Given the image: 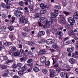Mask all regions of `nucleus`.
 <instances>
[{
  "instance_id": "obj_60",
  "label": "nucleus",
  "mask_w": 78,
  "mask_h": 78,
  "mask_svg": "<svg viewBox=\"0 0 78 78\" xmlns=\"http://www.w3.org/2000/svg\"><path fill=\"white\" fill-rule=\"evenodd\" d=\"M28 66H30V67H31L33 66V63H30L28 65Z\"/></svg>"
},
{
  "instance_id": "obj_48",
  "label": "nucleus",
  "mask_w": 78,
  "mask_h": 78,
  "mask_svg": "<svg viewBox=\"0 0 78 78\" xmlns=\"http://www.w3.org/2000/svg\"><path fill=\"white\" fill-rule=\"evenodd\" d=\"M30 8L31 11H33V6H30Z\"/></svg>"
},
{
  "instance_id": "obj_31",
  "label": "nucleus",
  "mask_w": 78,
  "mask_h": 78,
  "mask_svg": "<svg viewBox=\"0 0 78 78\" xmlns=\"http://www.w3.org/2000/svg\"><path fill=\"white\" fill-rule=\"evenodd\" d=\"M5 7L7 9H10V5L9 4H6Z\"/></svg>"
},
{
  "instance_id": "obj_27",
  "label": "nucleus",
  "mask_w": 78,
  "mask_h": 78,
  "mask_svg": "<svg viewBox=\"0 0 78 78\" xmlns=\"http://www.w3.org/2000/svg\"><path fill=\"white\" fill-rule=\"evenodd\" d=\"M40 14L39 13H36L35 14V17L36 18H37V19L40 18Z\"/></svg>"
},
{
  "instance_id": "obj_57",
  "label": "nucleus",
  "mask_w": 78,
  "mask_h": 78,
  "mask_svg": "<svg viewBox=\"0 0 78 78\" xmlns=\"http://www.w3.org/2000/svg\"><path fill=\"white\" fill-rule=\"evenodd\" d=\"M74 23L70 22V25L71 26H73V25H74V23Z\"/></svg>"
},
{
  "instance_id": "obj_20",
  "label": "nucleus",
  "mask_w": 78,
  "mask_h": 78,
  "mask_svg": "<svg viewBox=\"0 0 78 78\" xmlns=\"http://www.w3.org/2000/svg\"><path fill=\"white\" fill-rule=\"evenodd\" d=\"M13 55L15 56H19L20 55V52L19 51L16 52L14 53Z\"/></svg>"
},
{
  "instance_id": "obj_59",
  "label": "nucleus",
  "mask_w": 78,
  "mask_h": 78,
  "mask_svg": "<svg viewBox=\"0 0 78 78\" xmlns=\"http://www.w3.org/2000/svg\"><path fill=\"white\" fill-rule=\"evenodd\" d=\"M67 45L70 44V41H68L66 42Z\"/></svg>"
},
{
  "instance_id": "obj_28",
  "label": "nucleus",
  "mask_w": 78,
  "mask_h": 78,
  "mask_svg": "<svg viewBox=\"0 0 78 78\" xmlns=\"http://www.w3.org/2000/svg\"><path fill=\"white\" fill-rule=\"evenodd\" d=\"M9 29L10 30V31H12V30H14V28L13 26H11L9 27Z\"/></svg>"
},
{
  "instance_id": "obj_2",
  "label": "nucleus",
  "mask_w": 78,
  "mask_h": 78,
  "mask_svg": "<svg viewBox=\"0 0 78 78\" xmlns=\"http://www.w3.org/2000/svg\"><path fill=\"white\" fill-rule=\"evenodd\" d=\"M14 14L17 17H20L22 16L23 13L20 11L15 10L14 12Z\"/></svg>"
},
{
  "instance_id": "obj_58",
  "label": "nucleus",
  "mask_w": 78,
  "mask_h": 78,
  "mask_svg": "<svg viewBox=\"0 0 78 78\" xmlns=\"http://www.w3.org/2000/svg\"><path fill=\"white\" fill-rule=\"evenodd\" d=\"M20 51L21 53H24V50L23 49H20Z\"/></svg>"
},
{
  "instance_id": "obj_22",
  "label": "nucleus",
  "mask_w": 78,
  "mask_h": 78,
  "mask_svg": "<svg viewBox=\"0 0 78 78\" xmlns=\"http://www.w3.org/2000/svg\"><path fill=\"white\" fill-rule=\"evenodd\" d=\"M0 30H1V31H5L6 30V27H1L0 28Z\"/></svg>"
},
{
  "instance_id": "obj_3",
  "label": "nucleus",
  "mask_w": 78,
  "mask_h": 78,
  "mask_svg": "<svg viewBox=\"0 0 78 78\" xmlns=\"http://www.w3.org/2000/svg\"><path fill=\"white\" fill-rule=\"evenodd\" d=\"M46 42L48 45H51L55 43V40L53 39H49L46 40Z\"/></svg>"
},
{
  "instance_id": "obj_30",
  "label": "nucleus",
  "mask_w": 78,
  "mask_h": 78,
  "mask_svg": "<svg viewBox=\"0 0 78 78\" xmlns=\"http://www.w3.org/2000/svg\"><path fill=\"white\" fill-rule=\"evenodd\" d=\"M12 62H13V61L12 60H9L6 62V63L8 64V63H12Z\"/></svg>"
},
{
  "instance_id": "obj_43",
  "label": "nucleus",
  "mask_w": 78,
  "mask_h": 78,
  "mask_svg": "<svg viewBox=\"0 0 78 78\" xmlns=\"http://www.w3.org/2000/svg\"><path fill=\"white\" fill-rule=\"evenodd\" d=\"M7 68V66L5 65H4L2 66V68L3 69H6Z\"/></svg>"
},
{
  "instance_id": "obj_37",
  "label": "nucleus",
  "mask_w": 78,
  "mask_h": 78,
  "mask_svg": "<svg viewBox=\"0 0 78 78\" xmlns=\"http://www.w3.org/2000/svg\"><path fill=\"white\" fill-rule=\"evenodd\" d=\"M33 62V59L30 58L27 61V63H30V62Z\"/></svg>"
},
{
  "instance_id": "obj_29",
  "label": "nucleus",
  "mask_w": 78,
  "mask_h": 78,
  "mask_svg": "<svg viewBox=\"0 0 78 78\" xmlns=\"http://www.w3.org/2000/svg\"><path fill=\"white\" fill-rule=\"evenodd\" d=\"M33 70L35 72H39V69L37 67H35L34 68Z\"/></svg>"
},
{
  "instance_id": "obj_19",
  "label": "nucleus",
  "mask_w": 78,
  "mask_h": 78,
  "mask_svg": "<svg viewBox=\"0 0 78 78\" xmlns=\"http://www.w3.org/2000/svg\"><path fill=\"white\" fill-rule=\"evenodd\" d=\"M27 68L28 67H27V66L25 65L22 67V70L23 71H25V70H27Z\"/></svg>"
},
{
  "instance_id": "obj_15",
  "label": "nucleus",
  "mask_w": 78,
  "mask_h": 78,
  "mask_svg": "<svg viewBox=\"0 0 78 78\" xmlns=\"http://www.w3.org/2000/svg\"><path fill=\"white\" fill-rule=\"evenodd\" d=\"M61 76L62 78H64V77L65 76L66 78H68V76H67V75L66 73H62L61 74Z\"/></svg>"
},
{
  "instance_id": "obj_1",
  "label": "nucleus",
  "mask_w": 78,
  "mask_h": 78,
  "mask_svg": "<svg viewBox=\"0 0 78 78\" xmlns=\"http://www.w3.org/2000/svg\"><path fill=\"white\" fill-rule=\"evenodd\" d=\"M19 21L20 23H27L28 22V20L27 18H25V16H23L20 19Z\"/></svg>"
},
{
  "instance_id": "obj_12",
  "label": "nucleus",
  "mask_w": 78,
  "mask_h": 78,
  "mask_svg": "<svg viewBox=\"0 0 78 78\" xmlns=\"http://www.w3.org/2000/svg\"><path fill=\"white\" fill-rule=\"evenodd\" d=\"M52 47L55 50H58L59 48V46L56 44H54L52 45Z\"/></svg>"
},
{
  "instance_id": "obj_64",
  "label": "nucleus",
  "mask_w": 78,
  "mask_h": 78,
  "mask_svg": "<svg viewBox=\"0 0 78 78\" xmlns=\"http://www.w3.org/2000/svg\"><path fill=\"white\" fill-rule=\"evenodd\" d=\"M75 71L77 73H78V68H77L75 69Z\"/></svg>"
},
{
  "instance_id": "obj_35",
  "label": "nucleus",
  "mask_w": 78,
  "mask_h": 78,
  "mask_svg": "<svg viewBox=\"0 0 78 78\" xmlns=\"http://www.w3.org/2000/svg\"><path fill=\"white\" fill-rule=\"evenodd\" d=\"M2 17L4 19H6V15L5 13L2 14Z\"/></svg>"
},
{
  "instance_id": "obj_9",
  "label": "nucleus",
  "mask_w": 78,
  "mask_h": 78,
  "mask_svg": "<svg viewBox=\"0 0 78 78\" xmlns=\"http://www.w3.org/2000/svg\"><path fill=\"white\" fill-rule=\"evenodd\" d=\"M68 22H71L72 23H75V20L73 19L71 17H69L68 19Z\"/></svg>"
},
{
  "instance_id": "obj_34",
  "label": "nucleus",
  "mask_w": 78,
  "mask_h": 78,
  "mask_svg": "<svg viewBox=\"0 0 78 78\" xmlns=\"http://www.w3.org/2000/svg\"><path fill=\"white\" fill-rule=\"evenodd\" d=\"M26 59V57L25 56H24L22 58H20V61H23V60Z\"/></svg>"
},
{
  "instance_id": "obj_5",
  "label": "nucleus",
  "mask_w": 78,
  "mask_h": 78,
  "mask_svg": "<svg viewBox=\"0 0 78 78\" xmlns=\"http://www.w3.org/2000/svg\"><path fill=\"white\" fill-rule=\"evenodd\" d=\"M69 62L71 64H73L76 62V60L73 58H70L69 59Z\"/></svg>"
},
{
  "instance_id": "obj_44",
  "label": "nucleus",
  "mask_w": 78,
  "mask_h": 78,
  "mask_svg": "<svg viewBox=\"0 0 78 78\" xmlns=\"http://www.w3.org/2000/svg\"><path fill=\"white\" fill-rule=\"evenodd\" d=\"M1 6L2 8H4L6 7V5H5V4L4 3H2L1 4Z\"/></svg>"
},
{
  "instance_id": "obj_61",
  "label": "nucleus",
  "mask_w": 78,
  "mask_h": 78,
  "mask_svg": "<svg viewBox=\"0 0 78 78\" xmlns=\"http://www.w3.org/2000/svg\"><path fill=\"white\" fill-rule=\"evenodd\" d=\"M50 23V21H47L46 23V25H48Z\"/></svg>"
},
{
  "instance_id": "obj_40",
  "label": "nucleus",
  "mask_w": 78,
  "mask_h": 78,
  "mask_svg": "<svg viewBox=\"0 0 78 78\" xmlns=\"http://www.w3.org/2000/svg\"><path fill=\"white\" fill-rule=\"evenodd\" d=\"M21 34L23 36H27V33L25 32H23L21 33Z\"/></svg>"
},
{
  "instance_id": "obj_8",
  "label": "nucleus",
  "mask_w": 78,
  "mask_h": 78,
  "mask_svg": "<svg viewBox=\"0 0 78 78\" xmlns=\"http://www.w3.org/2000/svg\"><path fill=\"white\" fill-rule=\"evenodd\" d=\"M45 34V32L44 31H40L38 33V35L40 37H41L42 36H44Z\"/></svg>"
},
{
  "instance_id": "obj_53",
  "label": "nucleus",
  "mask_w": 78,
  "mask_h": 78,
  "mask_svg": "<svg viewBox=\"0 0 78 78\" xmlns=\"http://www.w3.org/2000/svg\"><path fill=\"white\" fill-rule=\"evenodd\" d=\"M17 66L19 67H20L22 66V64L20 63H19L17 64Z\"/></svg>"
},
{
  "instance_id": "obj_63",
  "label": "nucleus",
  "mask_w": 78,
  "mask_h": 78,
  "mask_svg": "<svg viewBox=\"0 0 78 78\" xmlns=\"http://www.w3.org/2000/svg\"><path fill=\"white\" fill-rule=\"evenodd\" d=\"M13 78H19V76L16 75H15L13 76Z\"/></svg>"
},
{
  "instance_id": "obj_33",
  "label": "nucleus",
  "mask_w": 78,
  "mask_h": 78,
  "mask_svg": "<svg viewBox=\"0 0 78 78\" xmlns=\"http://www.w3.org/2000/svg\"><path fill=\"white\" fill-rule=\"evenodd\" d=\"M40 12L41 14H45V13L46 12V11L44 10H42L40 11Z\"/></svg>"
},
{
  "instance_id": "obj_18",
  "label": "nucleus",
  "mask_w": 78,
  "mask_h": 78,
  "mask_svg": "<svg viewBox=\"0 0 78 78\" xmlns=\"http://www.w3.org/2000/svg\"><path fill=\"white\" fill-rule=\"evenodd\" d=\"M8 73H9V71L8 70H5L4 71L3 76H7V75L8 74Z\"/></svg>"
},
{
  "instance_id": "obj_13",
  "label": "nucleus",
  "mask_w": 78,
  "mask_h": 78,
  "mask_svg": "<svg viewBox=\"0 0 78 78\" xmlns=\"http://www.w3.org/2000/svg\"><path fill=\"white\" fill-rule=\"evenodd\" d=\"M70 33H69V36H76V34L73 33V30H70Z\"/></svg>"
},
{
  "instance_id": "obj_51",
  "label": "nucleus",
  "mask_w": 78,
  "mask_h": 78,
  "mask_svg": "<svg viewBox=\"0 0 78 78\" xmlns=\"http://www.w3.org/2000/svg\"><path fill=\"white\" fill-rule=\"evenodd\" d=\"M12 67L13 68H14V69L17 68V65L15 64L13 65L12 66Z\"/></svg>"
},
{
  "instance_id": "obj_36",
  "label": "nucleus",
  "mask_w": 78,
  "mask_h": 78,
  "mask_svg": "<svg viewBox=\"0 0 78 78\" xmlns=\"http://www.w3.org/2000/svg\"><path fill=\"white\" fill-rule=\"evenodd\" d=\"M19 4L20 6H23L24 5V2H23V1L20 2H19Z\"/></svg>"
},
{
  "instance_id": "obj_45",
  "label": "nucleus",
  "mask_w": 78,
  "mask_h": 78,
  "mask_svg": "<svg viewBox=\"0 0 78 78\" xmlns=\"http://www.w3.org/2000/svg\"><path fill=\"white\" fill-rule=\"evenodd\" d=\"M76 55L75 53H73L72 55V58H75L76 57Z\"/></svg>"
},
{
  "instance_id": "obj_16",
  "label": "nucleus",
  "mask_w": 78,
  "mask_h": 78,
  "mask_svg": "<svg viewBox=\"0 0 78 78\" xmlns=\"http://www.w3.org/2000/svg\"><path fill=\"white\" fill-rule=\"evenodd\" d=\"M60 22L62 23H65L66 21H65L64 18L62 17V18H60Z\"/></svg>"
},
{
  "instance_id": "obj_6",
  "label": "nucleus",
  "mask_w": 78,
  "mask_h": 78,
  "mask_svg": "<svg viewBox=\"0 0 78 78\" xmlns=\"http://www.w3.org/2000/svg\"><path fill=\"white\" fill-rule=\"evenodd\" d=\"M73 17L74 19H78V12H76L74 13Z\"/></svg>"
},
{
  "instance_id": "obj_11",
  "label": "nucleus",
  "mask_w": 78,
  "mask_h": 78,
  "mask_svg": "<svg viewBox=\"0 0 78 78\" xmlns=\"http://www.w3.org/2000/svg\"><path fill=\"white\" fill-rule=\"evenodd\" d=\"M46 20H47V19L44 17H42L40 18V21L42 23H45Z\"/></svg>"
},
{
  "instance_id": "obj_54",
  "label": "nucleus",
  "mask_w": 78,
  "mask_h": 78,
  "mask_svg": "<svg viewBox=\"0 0 78 78\" xmlns=\"http://www.w3.org/2000/svg\"><path fill=\"white\" fill-rule=\"evenodd\" d=\"M66 28H67V29H69V28H70V25H66Z\"/></svg>"
},
{
  "instance_id": "obj_14",
  "label": "nucleus",
  "mask_w": 78,
  "mask_h": 78,
  "mask_svg": "<svg viewBox=\"0 0 78 78\" xmlns=\"http://www.w3.org/2000/svg\"><path fill=\"white\" fill-rule=\"evenodd\" d=\"M58 16V13L56 12H53L51 14V16L52 18H55Z\"/></svg>"
},
{
  "instance_id": "obj_26",
  "label": "nucleus",
  "mask_w": 78,
  "mask_h": 78,
  "mask_svg": "<svg viewBox=\"0 0 78 78\" xmlns=\"http://www.w3.org/2000/svg\"><path fill=\"white\" fill-rule=\"evenodd\" d=\"M12 44V43L11 42H7L6 43H5L4 44V45H8V46H9L11 45Z\"/></svg>"
},
{
  "instance_id": "obj_17",
  "label": "nucleus",
  "mask_w": 78,
  "mask_h": 78,
  "mask_svg": "<svg viewBox=\"0 0 78 78\" xmlns=\"http://www.w3.org/2000/svg\"><path fill=\"white\" fill-rule=\"evenodd\" d=\"M28 44L30 46H32V47H33L34 46V45H35V43L34 42H28Z\"/></svg>"
},
{
  "instance_id": "obj_32",
  "label": "nucleus",
  "mask_w": 78,
  "mask_h": 78,
  "mask_svg": "<svg viewBox=\"0 0 78 78\" xmlns=\"http://www.w3.org/2000/svg\"><path fill=\"white\" fill-rule=\"evenodd\" d=\"M56 8L58 9H61V6L60 5H57L55 6Z\"/></svg>"
},
{
  "instance_id": "obj_25",
  "label": "nucleus",
  "mask_w": 78,
  "mask_h": 78,
  "mask_svg": "<svg viewBox=\"0 0 78 78\" xmlns=\"http://www.w3.org/2000/svg\"><path fill=\"white\" fill-rule=\"evenodd\" d=\"M42 72L43 73H44V74H46V73H47V72H48V70H47V69H44L42 70Z\"/></svg>"
},
{
  "instance_id": "obj_24",
  "label": "nucleus",
  "mask_w": 78,
  "mask_h": 78,
  "mask_svg": "<svg viewBox=\"0 0 78 78\" xmlns=\"http://www.w3.org/2000/svg\"><path fill=\"white\" fill-rule=\"evenodd\" d=\"M67 50L69 53H72L73 52V50L71 48H67Z\"/></svg>"
},
{
  "instance_id": "obj_42",
  "label": "nucleus",
  "mask_w": 78,
  "mask_h": 78,
  "mask_svg": "<svg viewBox=\"0 0 78 78\" xmlns=\"http://www.w3.org/2000/svg\"><path fill=\"white\" fill-rule=\"evenodd\" d=\"M63 13H64L65 14H66L67 16H68V15H69V12H67L66 11H63Z\"/></svg>"
},
{
  "instance_id": "obj_23",
  "label": "nucleus",
  "mask_w": 78,
  "mask_h": 78,
  "mask_svg": "<svg viewBox=\"0 0 78 78\" xmlns=\"http://www.w3.org/2000/svg\"><path fill=\"white\" fill-rule=\"evenodd\" d=\"M40 7L41 9H44L45 8V5L44 4L41 3L40 4Z\"/></svg>"
},
{
  "instance_id": "obj_49",
  "label": "nucleus",
  "mask_w": 78,
  "mask_h": 78,
  "mask_svg": "<svg viewBox=\"0 0 78 78\" xmlns=\"http://www.w3.org/2000/svg\"><path fill=\"white\" fill-rule=\"evenodd\" d=\"M3 58L4 60H7L8 59V57L6 56H4L3 57Z\"/></svg>"
},
{
  "instance_id": "obj_7",
  "label": "nucleus",
  "mask_w": 78,
  "mask_h": 78,
  "mask_svg": "<svg viewBox=\"0 0 78 78\" xmlns=\"http://www.w3.org/2000/svg\"><path fill=\"white\" fill-rule=\"evenodd\" d=\"M45 53H46V51H45V50H42L40 51L38 53V55H44V54H45Z\"/></svg>"
},
{
  "instance_id": "obj_4",
  "label": "nucleus",
  "mask_w": 78,
  "mask_h": 78,
  "mask_svg": "<svg viewBox=\"0 0 78 78\" xmlns=\"http://www.w3.org/2000/svg\"><path fill=\"white\" fill-rule=\"evenodd\" d=\"M46 60L47 58L45 56L41 57L40 59V62L43 64H44L46 62Z\"/></svg>"
},
{
  "instance_id": "obj_56",
  "label": "nucleus",
  "mask_w": 78,
  "mask_h": 78,
  "mask_svg": "<svg viewBox=\"0 0 78 78\" xmlns=\"http://www.w3.org/2000/svg\"><path fill=\"white\" fill-rule=\"evenodd\" d=\"M49 22L50 23H51V24H52V23H53V20L50 19Z\"/></svg>"
},
{
  "instance_id": "obj_21",
  "label": "nucleus",
  "mask_w": 78,
  "mask_h": 78,
  "mask_svg": "<svg viewBox=\"0 0 78 78\" xmlns=\"http://www.w3.org/2000/svg\"><path fill=\"white\" fill-rule=\"evenodd\" d=\"M23 72H24L23 71V70L22 69V70H20L18 72V74L19 75H20V76L22 75L23 73Z\"/></svg>"
},
{
  "instance_id": "obj_10",
  "label": "nucleus",
  "mask_w": 78,
  "mask_h": 78,
  "mask_svg": "<svg viewBox=\"0 0 78 78\" xmlns=\"http://www.w3.org/2000/svg\"><path fill=\"white\" fill-rule=\"evenodd\" d=\"M50 76L51 77H53L54 76V74H55V71L52 69H50Z\"/></svg>"
},
{
  "instance_id": "obj_46",
  "label": "nucleus",
  "mask_w": 78,
  "mask_h": 78,
  "mask_svg": "<svg viewBox=\"0 0 78 78\" xmlns=\"http://www.w3.org/2000/svg\"><path fill=\"white\" fill-rule=\"evenodd\" d=\"M5 48V46H0V50H3Z\"/></svg>"
},
{
  "instance_id": "obj_55",
  "label": "nucleus",
  "mask_w": 78,
  "mask_h": 78,
  "mask_svg": "<svg viewBox=\"0 0 78 78\" xmlns=\"http://www.w3.org/2000/svg\"><path fill=\"white\" fill-rule=\"evenodd\" d=\"M16 50V47H14L12 48V50H13V51H14Z\"/></svg>"
},
{
  "instance_id": "obj_39",
  "label": "nucleus",
  "mask_w": 78,
  "mask_h": 78,
  "mask_svg": "<svg viewBox=\"0 0 78 78\" xmlns=\"http://www.w3.org/2000/svg\"><path fill=\"white\" fill-rule=\"evenodd\" d=\"M50 62L49 61H47L45 63V65L47 66H50Z\"/></svg>"
},
{
  "instance_id": "obj_47",
  "label": "nucleus",
  "mask_w": 78,
  "mask_h": 78,
  "mask_svg": "<svg viewBox=\"0 0 78 78\" xmlns=\"http://www.w3.org/2000/svg\"><path fill=\"white\" fill-rule=\"evenodd\" d=\"M73 37V38H74V39H75V40H76V41H77V40H78V37H76V35L74 36V37Z\"/></svg>"
},
{
  "instance_id": "obj_41",
  "label": "nucleus",
  "mask_w": 78,
  "mask_h": 78,
  "mask_svg": "<svg viewBox=\"0 0 78 78\" xmlns=\"http://www.w3.org/2000/svg\"><path fill=\"white\" fill-rule=\"evenodd\" d=\"M9 74L10 76H12L14 75V73L11 71L9 73Z\"/></svg>"
},
{
  "instance_id": "obj_52",
  "label": "nucleus",
  "mask_w": 78,
  "mask_h": 78,
  "mask_svg": "<svg viewBox=\"0 0 78 78\" xmlns=\"http://www.w3.org/2000/svg\"><path fill=\"white\" fill-rule=\"evenodd\" d=\"M41 42H42V43L43 44L44 42H45V39L43 38L41 40Z\"/></svg>"
},
{
  "instance_id": "obj_38",
  "label": "nucleus",
  "mask_w": 78,
  "mask_h": 78,
  "mask_svg": "<svg viewBox=\"0 0 78 78\" xmlns=\"http://www.w3.org/2000/svg\"><path fill=\"white\" fill-rule=\"evenodd\" d=\"M23 30L26 31H28V28L27 27H25L23 29Z\"/></svg>"
},
{
  "instance_id": "obj_50",
  "label": "nucleus",
  "mask_w": 78,
  "mask_h": 78,
  "mask_svg": "<svg viewBox=\"0 0 78 78\" xmlns=\"http://www.w3.org/2000/svg\"><path fill=\"white\" fill-rule=\"evenodd\" d=\"M37 42L40 44H43L41 41H37Z\"/></svg>"
},
{
  "instance_id": "obj_62",
  "label": "nucleus",
  "mask_w": 78,
  "mask_h": 78,
  "mask_svg": "<svg viewBox=\"0 0 78 78\" xmlns=\"http://www.w3.org/2000/svg\"><path fill=\"white\" fill-rule=\"evenodd\" d=\"M60 70L61 68H58L57 69V71L58 72H59V71H60Z\"/></svg>"
}]
</instances>
